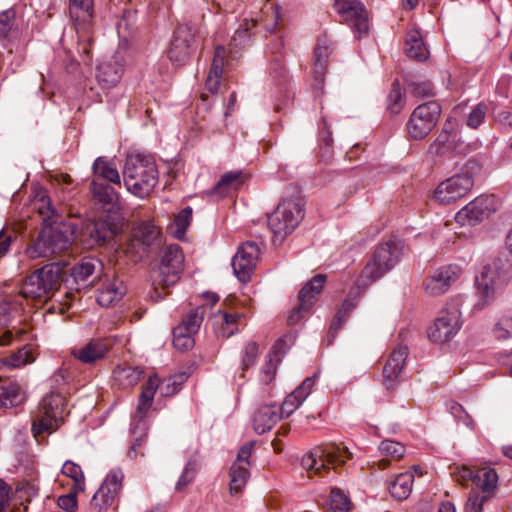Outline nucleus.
I'll list each match as a JSON object with an SVG mask.
<instances>
[{
	"label": "nucleus",
	"instance_id": "20e7f679",
	"mask_svg": "<svg viewBox=\"0 0 512 512\" xmlns=\"http://www.w3.org/2000/svg\"><path fill=\"white\" fill-rule=\"evenodd\" d=\"M401 245L396 240L379 244L373 252L371 260L361 271L356 284L365 288L390 271L399 261Z\"/></svg>",
	"mask_w": 512,
	"mask_h": 512
},
{
	"label": "nucleus",
	"instance_id": "09e8293b",
	"mask_svg": "<svg viewBox=\"0 0 512 512\" xmlns=\"http://www.w3.org/2000/svg\"><path fill=\"white\" fill-rule=\"evenodd\" d=\"M404 106V100L401 88L398 82L393 83L392 88L387 97V109L391 114H398Z\"/></svg>",
	"mask_w": 512,
	"mask_h": 512
},
{
	"label": "nucleus",
	"instance_id": "de8ad7c7",
	"mask_svg": "<svg viewBox=\"0 0 512 512\" xmlns=\"http://www.w3.org/2000/svg\"><path fill=\"white\" fill-rule=\"evenodd\" d=\"M351 501L349 497L338 488H333L330 495L331 512H350Z\"/></svg>",
	"mask_w": 512,
	"mask_h": 512
},
{
	"label": "nucleus",
	"instance_id": "69168bd1",
	"mask_svg": "<svg viewBox=\"0 0 512 512\" xmlns=\"http://www.w3.org/2000/svg\"><path fill=\"white\" fill-rule=\"evenodd\" d=\"M485 500V496L471 494L466 503L465 512H482Z\"/></svg>",
	"mask_w": 512,
	"mask_h": 512
},
{
	"label": "nucleus",
	"instance_id": "2eb2a0df",
	"mask_svg": "<svg viewBox=\"0 0 512 512\" xmlns=\"http://www.w3.org/2000/svg\"><path fill=\"white\" fill-rule=\"evenodd\" d=\"M474 180L469 173L456 174L441 182L434 191V199L440 204H451L465 197L473 188Z\"/></svg>",
	"mask_w": 512,
	"mask_h": 512
},
{
	"label": "nucleus",
	"instance_id": "bb28decb",
	"mask_svg": "<svg viewBox=\"0 0 512 512\" xmlns=\"http://www.w3.org/2000/svg\"><path fill=\"white\" fill-rule=\"evenodd\" d=\"M126 293V287L118 278L106 279L98 289L97 302L102 307H111L118 303Z\"/></svg>",
	"mask_w": 512,
	"mask_h": 512
},
{
	"label": "nucleus",
	"instance_id": "8fccbe9b",
	"mask_svg": "<svg viewBox=\"0 0 512 512\" xmlns=\"http://www.w3.org/2000/svg\"><path fill=\"white\" fill-rule=\"evenodd\" d=\"M15 12L12 9L0 13V41L14 33Z\"/></svg>",
	"mask_w": 512,
	"mask_h": 512
},
{
	"label": "nucleus",
	"instance_id": "052dcab7",
	"mask_svg": "<svg viewBox=\"0 0 512 512\" xmlns=\"http://www.w3.org/2000/svg\"><path fill=\"white\" fill-rule=\"evenodd\" d=\"M259 354V347L256 342H249L245 346L244 355L242 357V370L248 369L254 365Z\"/></svg>",
	"mask_w": 512,
	"mask_h": 512
},
{
	"label": "nucleus",
	"instance_id": "7ed1b4c3",
	"mask_svg": "<svg viewBox=\"0 0 512 512\" xmlns=\"http://www.w3.org/2000/svg\"><path fill=\"white\" fill-rule=\"evenodd\" d=\"M351 452L335 443L323 444L306 453L301 460L302 468L309 478L322 476L331 468L346 463Z\"/></svg>",
	"mask_w": 512,
	"mask_h": 512
},
{
	"label": "nucleus",
	"instance_id": "a211bd4d",
	"mask_svg": "<svg viewBox=\"0 0 512 512\" xmlns=\"http://www.w3.org/2000/svg\"><path fill=\"white\" fill-rule=\"evenodd\" d=\"M253 446V442L243 445L231 465L229 490L232 495L241 492L248 482L250 477V457L252 455Z\"/></svg>",
	"mask_w": 512,
	"mask_h": 512
},
{
	"label": "nucleus",
	"instance_id": "79ce46f5",
	"mask_svg": "<svg viewBox=\"0 0 512 512\" xmlns=\"http://www.w3.org/2000/svg\"><path fill=\"white\" fill-rule=\"evenodd\" d=\"M192 219V208L186 207L175 215L173 223L168 227L171 235L179 240L183 239Z\"/></svg>",
	"mask_w": 512,
	"mask_h": 512
},
{
	"label": "nucleus",
	"instance_id": "7c9ffc66",
	"mask_svg": "<svg viewBox=\"0 0 512 512\" xmlns=\"http://www.w3.org/2000/svg\"><path fill=\"white\" fill-rule=\"evenodd\" d=\"M70 16L75 22L77 30L86 29L93 18V0H69Z\"/></svg>",
	"mask_w": 512,
	"mask_h": 512
},
{
	"label": "nucleus",
	"instance_id": "2f4dec72",
	"mask_svg": "<svg viewBox=\"0 0 512 512\" xmlns=\"http://www.w3.org/2000/svg\"><path fill=\"white\" fill-rule=\"evenodd\" d=\"M161 229L153 221L140 222L133 231V237L145 246L157 245L161 241Z\"/></svg>",
	"mask_w": 512,
	"mask_h": 512
},
{
	"label": "nucleus",
	"instance_id": "c85d7f7f",
	"mask_svg": "<svg viewBox=\"0 0 512 512\" xmlns=\"http://www.w3.org/2000/svg\"><path fill=\"white\" fill-rule=\"evenodd\" d=\"M109 351L104 339L90 340L80 348L73 349L72 355L84 364H92L103 359Z\"/></svg>",
	"mask_w": 512,
	"mask_h": 512
},
{
	"label": "nucleus",
	"instance_id": "49530a36",
	"mask_svg": "<svg viewBox=\"0 0 512 512\" xmlns=\"http://www.w3.org/2000/svg\"><path fill=\"white\" fill-rule=\"evenodd\" d=\"M97 261L93 259H83L81 262L73 266L71 275L76 282L86 281L95 272Z\"/></svg>",
	"mask_w": 512,
	"mask_h": 512
},
{
	"label": "nucleus",
	"instance_id": "ea45409f",
	"mask_svg": "<svg viewBox=\"0 0 512 512\" xmlns=\"http://www.w3.org/2000/svg\"><path fill=\"white\" fill-rule=\"evenodd\" d=\"M35 361V350L32 346L25 345L8 357L1 360V363L10 368H21Z\"/></svg>",
	"mask_w": 512,
	"mask_h": 512
},
{
	"label": "nucleus",
	"instance_id": "a18cd8bd",
	"mask_svg": "<svg viewBox=\"0 0 512 512\" xmlns=\"http://www.w3.org/2000/svg\"><path fill=\"white\" fill-rule=\"evenodd\" d=\"M62 473L71 478L74 482L73 490L76 492L84 491L85 478L83 471L79 465L72 461H66L62 467Z\"/></svg>",
	"mask_w": 512,
	"mask_h": 512
},
{
	"label": "nucleus",
	"instance_id": "13d9d810",
	"mask_svg": "<svg viewBox=\"0 0 512 512\" xmlns=\"http://www.w3.org/2000/svg\"><path fill=\"white\" fill-rule=\"evenodd\" d=\"M256 21L251 19H245L236 30L235 35L233 37V41L235 42V46L245 44L246 39L251 36L250 31L255 27Z\"/></svg>",
	"mask_w": 512,
	"mask_h": 512
},
{
	"label": "nucleus",
	"instance_id": "ddd939ff",
	"mask_svg": "<svg viewBox=\"0 0 512 512\" xmlns=\"http://www.w3.org/2000/svg\"><path fill=\"white\" fill-rule=\"evenodd\" d=\"M124 475L120 469L111 470L90 502V512H107L119 497Z\"/></svg>",
	"mask_w": 512,
	"mask_h": 512
},
{
	"label": "nucleus",
	"instance_id": "393cba45",
	"mask_svg": "<svg viewBox=\"0 0 512 512\" xmlns=\"http://www.w3.org/2000/svg\"><path fill=\"white\" fill-rule=\"evenodd\" d=\"M203 298L206 303L190 310L183 318L182 323L177 326L178 328H183L184 331L190 334L197 333L204 319V315L219 301V297L211 292L204 293Z\"/></svg>",
	"mask_w": 512,
	"mask_h": 512
},
{
	"label": "nucleus",
	"instance_id": "680f3d73",
	"mask_svg": "<svg viewBox=\"0 0 512 512\" xmlns=\"http://www.w3.org/2000/svg\"><path fill=\"white\" fill-rule=\"evenodd\" d=\"M279 359L276 361L271 357L262 367L261 369V381L264 384H270L276 374L277 363Z\"/></svg>",
	"mask_w": 512,
	"mask_h": 512
},
{
	"label": "nucleus",
	"instance_id": "37998d69",
	"mask_svg": "<svg viewBox=\"0 0 512 512\" xmlns=\"http://www.w3.org/2000/svg\"><path fill=\"white\" fill-rule=\"evenodd\" d=\"M91 192L94 199L104 206L114 204L118 198L111 186L100 183L97 179L91 182Z\"/></svg>",
	"mask_w": 512,
	"mask_h": 512
},
{
	"label": "nucleus",
	"instance_id": "f03ea898",
	"mask_svg": "<svg viewBox=\"0 0 512 512\" xmlns=\"http://www.w3.org/2000/svg\"><path fill=\"white\" fill-rule=\"evenodd\" d=\"M501 260L484 266L480 276L476 278L475 309L482 310L492 304L503 285L512 277V263Z\"/></svg>",
	"mask_w": 512,
	"mask_h": 512
},
{
	"label": "nucleus",
	"instance_id": "58836bf2",
	"mask_svg": "<svg viewBox=\"0 0 512 512\" xmlns=\"http://www.w3.org/2000/svg\"><path fill=\"white\" fill-rule=\"evenodd\" d=\"M473 482L485 493H492L497 488L498 475L493 468H479L473 476Z\"/></svg>",
	"mask_w": 512,
	"mask_h": 512
},
{
	"label": "nucleus",
	"instance_id": "0e129e2a",
	"mask_svg": "<svg viewBox=\"0 0 512 512\" xmlns=\"http://www.w3.org/2000/svg\"><path fill=\"white\" fill-rule=\"evenodd\" d=\"M76 491L68 493L66 495H62L58 498L57 504L58 506L68 512H72L77 508V496Z\"/></svg>",
	"mask_w": 512,
	"mask_h": 512
},
{
	"label": "nucleus",
	"instance_id": "f704fd0d",
	"mask_svg": "<svg viewBox=\"0 0 512 512\" xmlns=\"http://www.w3.org/2000/svg\"><path fill=\"white\" fill-rule=\"evenodd\" d=\"M122 66L117 62H103L97 67L96 78L104 87L116 85L122 76Z\"/></svg>",
	"mask_w": 512,
	"mask_h": 512
},
{
	"label": "nucleus",
	"instance_id": "c9c22d12",
	"mask_svg": "<svg viewBox=\"0 0 512 512\" xmlns=\"http://www.w3.org/2000/svg\"><path fill=\"white\" fill-rule=\"evenodd\" d=\"M414 483V474L404 472L398 474L388 486L390 494L397 500H404L409 497Z\"/></svg>",
	"mask_w": 512,
	"mask_h": 512
},
{
	"label": "nucleus",
	"instance_id": "f257e3e1",
	"mask_svg": "<svg viewBox=\"0 0 512 512\" xmlns=\"http://www.w3.org/2000/svg\"><path fill=\"white\" fill-rule=\"evenodd\" d=\"M123 179L127 190L139 198H145L158 183V169L151 155H130L123 169Z\"/></svg>",
	"mask_w": 512,
	"mask_h": 512
},
{
	"label": "nucleus",
	"instance_id": "4d7b16f0",
	"mask_svg": "<svg viewBox=\"0 0 512 512\" xmlns=\"http://www.w3.org/2000/svg\"><path fill=\"white\" fill-rule=\"evenodd\" d=\"M448 409L450 413L458 420L463 422L467 427L473 429L474 421L472 417L465 411L462 405L455 401L448 403Z\"/></svg>",
	"mask_w": 512,
	"mask_h": 512
},
{
	"label": "nucleus",
	"instance_id": "c756f323",
	"mask_svg": "<svg viewBox=\"0 0 512 512\" xmlns=\"http://www.w3.org/2000/svg\"><path fill=\"white\" fill-rule=\"evenodd\" d=\"M241 318L240 313L218 310L212 317L215 333L220 337L229 338L238 332Z\"/></svg>",
	"mask_w": 512,
	"mask_h": 512
},
{
	"label": "nucleus",
	"instance_id": "aec40b11",
	"mask_svg": "<svg viewBox=\"0 0 512 512\" xmlns=\"http://www.w3.org/2000/svg\"><path fill=\"white\" fill-rule=\"evenodd\" d=\"M194 37V31L189 25H181L175 30L167 50V56L171 62L176 65L187 62L192 52Z\"/></svg>",
	"mask_w": 512,
	"mask_h": 512
},
{
	"label": "nucleus",
	"instance_id": "774afa93",
	"mask_svg": "<svg viewBox=\"0 0 512 512\" xmlns=\"http://www.w3.org/2000/svg\"><path fill=\"white\" fill-rule=\"evenodd\" d=\"M11 487L0 479V512H5L10 502Z\"/></svg>",
	"mask_w": 512,
	"mask_h": 512
},
{
	"label": "nucleus",
	"instance_id": "6e6d98bb",
	"mask_svg": "<svg viewBox=\"0 0 512 512\" xmlns=\"http://www.w3.org/2000/svg\"><path fill=\"white\" fill-rule=\"evenodd\" d=\"M487 106L483 103L476 105L468 115L467 125L470 128L477 129L486 118Z\"/></svg>",
	"mask_w": 512,
	"mask_h": 512
},
{
	"label": "nucleus",
	"instance_id": "cd10ccee",
	"mask_svg": "<svg viewBox=\"0 0 512 512\" xmlns=\"http://www.w3.org/2000/svg\"><path fill=\"white\" fill-rule=\"evenodd\" d=\"M314 383L315 381L313 378H306L300 386L285 398L282 405L279 407V412L281 413L282 418L289 417L299 408L310 394Z\"/></svg>",
	"mask_w": 512,
	"mask_h": 512
},
{
	"label": "nucleus",
	"instance_id": "864d4df0",
	"mask_svg": "<svg viewBox=\"0 0 512 512\" xmlns=\"http://www.w3.org/2000/svg\"><path fill=\"white\" fill-rule=\"evenodd\" d=\"M494 334L498 339H508L512 336V313H505L494 326Z\"/></svg>",
	"mask_w": 512,
	"mask_h": 512
},
{
	"label": "nucleus",
	"instance_id": "39448f33",
	"mask_svg": "<svg viewBox=\"0 0 512 512\" xmlns=\"http://www.w3.org/2000/svg\"><path fill=\"white\" fill-rule=\"evenodd\" d=\"M304 218L300 200L283 199L268 217V225L273 233V242L281 244Z\"/></svg>",
	"mask_w": 512,
	"mask_h": 512
},
{
	"label": "nucleus",
	"instance_id": "412c9836",
	"mask_svg": "<svg viewBox=\"0 0 512 512\" xmlns=\"http://www.w3.org/2000/svg\"><path fill=\"white\" fill-rule=\"evenodd\" d=\"M259 256L260 249L255 242H246L239 247L232 259V267L241 282L250 280Z\"/></svg>",
	"mask_w": 512,
	"mask_h": 512
},
{
	"label": "nucleus",
	"instance_id": "5fc2aeb1",
	"mask_svg": "<svg viewBox=\"0 0 512 512\" xmlns=\"http://www.w3.org/2000/svg\"><path fill=\"white\" fill-rule=\"evenodd\" d=\"M226 58L225 48L221 45L216 46L211 67L208 74L222 77Z\"/></svg>",
	"mask_w": 512,
	"mask_h": 512
},
{
	"label": "nucleus",
	"instance_id": "a19ab883",
	"mask_svg": "<svg viewBox=\"0 0 512 512\" xmlns=\"http://www.w3.org/2000/svg\"><path fill=\"white\" fill-rule=\"evenodd\" d=\"M244 176L241 171H231L222 175L220 180L214 187L216 194L221 196L228 194L230 191L237 190L243 183Z\"/></svg>",
	"mask_w": 512,
	"mask_h": 512
},
{
	"label": "nucleus",
	"instance_id": "4468645a",
	"mask_svg": "<svg viewBox=\"0 0 512 512\" xmlns=\"http://www.w3.org/2000/svg\"><path fill=\"white\" fill-rule=\"evenodd\" d=\"M499 205V200L494 195H480L459 210L455 219L463 226L475 225L489 218Z\"/></svg>",
	"mask_w": 512,
	"mask_h": 512
},
{
	"label": "nucleus",
	"instance_id": "603ef678",
	"mask_svg": "<svg viewBox=\"0 0 512 512\" xmlns=\"http://www.w3.org/2000/svg\"><path fill=\"white\" fill-rule=\"evenodd\" d=\"M194 334L184 331L183 328H174L173 330V345L177 350L185 351L194 346Z\"/></svg>",
	"mask_w": 512,
	"mask_h": 512
},
{
	"label": "nucleus",
	"instance_id": "72a5a7b5",
	"mask_svg": "<svg viewBox=\"0 0 512 512\" xmlns=\"http://www.w3.org/2000/svg\"><path fill=\"white\" fill-rule=\"evenodd\" d=\"M331 54L330 42L327 39H319L314 50L313 72L317 81L322 82Z\"/></svg>",
	"mask_w": 512,
	"mask_h": 512
},
{
	"label": "nucleus",
	"instance_id": "f3484780",
	"mask_svg": "<svg viewBox=\"0 0 512 512\" xmlns=\"http://www.w3.org/2000/svg\"><path fill=\"white\" fill-rule=\"evenodd\" d=\"M461 275L462 268L457 264L442 266L424 279V291L431 297L445 294Z\"/></svg>",
	"mask_w": 512,
	"mask_h": 512
},
{
	"label": "nucleus",
	"instance_id": "0eeeda50",
	"mask_svg": "<svg viewBox=\"0 0 512 512\" xmlns=\"http://www.w3.org/2000/svg\"><path fill=\"white\" fill-rule=\"evenodd\" d=\"M72 231L66 225L44 227L25 254L30 259L49 258L66 250L71 243Z\"/></svg>",
	"mask_w": 512,
	"mask_h": 512
},
{
	"label": "nucleus",
	"instance_id": "a878e982",
	"mask_svg": "<svg viewBox=\"0 0 512 512\" xmlns=\"http://www.w3.org/2000/svg\"><path fill=\"white\" fill-rule=\"evenodd\" d=\"M281 419V413L276 404H262L253 413V428L258 434H263L270 431Z\"/></svg>",
	"mask_w": 512,
	"mask_h": 512
},
{
	"label": "nucleus",
	"instance_id": "423d86ee",
	"mask_svg": "<svg viewBox=\"0 0 512 512\" xmlns=\"http://www.w3.org/2000/svg\"><path fill=\"white\" fill-rule=\"evenodd\" d=\"M463 297H452L440 311L439 316L428 328L429 339L434 343L449 342L461 329Z\"/></svg>",
	"mask_w": 512,
	"mask_h": 512
},
{
	"label": "nucleus",
	"instance_id": "e433bc0d",
	"mask_svg": "<svg viewBox=\"0 0 512 512\" xmlns=\"http://www.w3.org/2000/svg\"><path fill=\"white\" fill-rule=\"evenodd\" d=\"M94 178L99 182L100 179L107 180L110 183L120 185L121 179L117 168L110 161L103 157H99L93 164Z\"/></svg>",
	"mask_w": 512,
	"mask_h": 512
},
{
	"label": "nucleus",
	"instance_id": "b1692460",
	"mask_svg": "<svg viewBox=\"0 0 512 512\" xmlns=\"http://www.w3.org/2000/svg\"><path fill=\"white\" fill-rule=\"evenodd\" d=\"M408 355V347L399 345L390 354L383 368V383L387 390L394 389Z\"/></svg>",
	"mask_w": 512,
	"mask_h": 512
},
{
	"label": "nucleus",
	"instance_id": "4c0bfd02",
	"mask_svg": "<svg viewBox=\"0 0 512 512\" xmlns=\"http://www.w3.org/2000/svg\"><path fill=\"white\" fill-rule=\"evenodd\" d=\"M143 370L138 367H117L113 371L115 382L122 388H131L143 377Z\"/></svg>",
	"mask_w": 512,
	"mask_h": 512
},
{
	"label": "nucleus",
	"instance_id": "dca6fc26",
	"mask_svg": "<svg viewBox=\"0 0 512 512\" xmlns=\"http://www.w3.org/2000/svg\"><path fill=\"white\" fill-rule=\"evenodd\" d=\"M184 255L179 245H168L162 255L158 277L155 283L163 287L174 285L183 269Z\"/></svg>",
	"mask_w": 512,
	"mask_h": 512
},
{
	"label": "nucleus",
	"instance_id": "473e14b6",
	"mask_svg": "<svg viewBox=\"0 0 512 512\" xmlns=\"http://www.w3.org/2000/svg\"><path fill=\"white\" fill-rule=\"evenodd\" d=\"M405 53L409 58L424 61L428 58L429 51L423 42L420 31L410 30L406 36Z\"/></svg>",
	"mask_w": 512,
	"mask_h": 512
},
{
	"label": "nucleus",
	"instance_id": "3c124183",
	"mask_svg": "<svg viewBox=\"0 0 512 512\" xmlns=\"http://www.w3.org/2000/svg\"><path fill=\"white\" fill-rule=\"evenodd\" d=\"M379 449L383 455L391 457L393 460H400L406 452L402 443L392 440L382 441Z\"/></svg>",
	"mask_w": 512,
	"mask_h": 512
},
{
	"label": "nucleus",
	"instance_id": "1a4fd4ad",
	"mask_svg": "<svg viewBox=\"0 0 512 512\" xmlns=\"http://www.w3.org/2000/svg\"><path fill=\"white\" fill-rule=\"evenodd\" d=\"M465 152L466 146L460 136L459 123L455 119H447L435 140L430 144L429 155L439 159H450Z\"/></svg>",
	"mask_w": 512,
	"mask_h": 512
},
{
	"label": "nucleus",
	"instance_id": "c03bdc74",
	"mask_svg": "<svg viewBox=\"0 0 512 512\" xmlns=\"http://www.w3.org/2000/svg\"><path fill=\"white\" fill-rule=\"evenodd\" d=\"M23 397L18 384L0 386V408L17 406Z\"/></svg>",
	"mask_w": 512,
	"mask_h": 512
},
{
	"label": "nucleus",
	"instance_id": "5701e85b",
	"mask_svg": "<svg viewBox=\"0 0 512 512\" xmlns=\"http://www.w3.org/2000/svg\"><path fill=\"white\" fill-rule=\"evenodd\" d=\"M116 233V226L109 223L107 220H89L84 222L81 229V241L87 247H94L96 245H103L106 243L113 234Z\"/></svg>",
	"mask_w": 512,
	"mask_h": 512
},
{
	"label": "nucleus",
	"instance_id": "9d476101",
	"mask_svg": "<svg viewBox=\"0 0 512 512\" xmlns=\"http://www.w3.org/2000/svg\"><path fill=\"white\" fill-rule=\"evenodd\" d=\"M61 274V269L57 264L44 266L26 278L20 293L25 298H44L60 285Z\"/></svg>",
	"mask_w": 512,
	"mask_h": 512
},
{
	"label": "nucleus",
	"instance_id": "9b49d317",
	"mask_svg": "<svg viewBox=\"0 0 512 512\" xmlns=\"http://www.w3.org/2000/svg\"><path fill=\"white\" fill-rule=\"evenodd\" d=\"M441 113L440 105L430 101L419 105L410 116L407 131L415 140L424 139L435 127Z\"/></svg>",
	"mask_w": 512,
	"mask_h": 512
},
{
	"label": "nucleus",
	"instance_id": "338daca9",
	"mask_svg": "<svg viewBox=\"0 0 512 512\" xmlns=\"http://www.w3.org/2000/svg\"><path fill=\"white\" fill-rule=\"evenodd\" d=\"M346 319L347 316L342 314V311L337 310L329 329L328 336L330 338V342H332L333 339L336 337L337 332L342 328V326L346 322Z\"/></svg>",
	"mask_w": 512,
	"mask_h": 512
},
{
	"label": "nucleus",
	"instance_id": "bf43d9fd",
	"mask_svg": "<svg viewBox=\"0 0 512 512\" xmlns=\"http://www.w3.org/2000/svg\"><path fill=\"white\" fill-rule=\"evenodd\" d=\"M411 92L416 97H430L434 95V87L428 80L413 81L409 84Z\"/></svg>",
	"mask_w": 512,
	"mask_h": 512
},
{
	"label": "nucleus",
	"instance_id": "6e6552de",
	"mask_svg": "<svg viewBox=\"0 0 512 512\" xmlns=\"http://www.w3.org/2000/svg\"><path fill=\"white\" fill-rule=\"evenodd\" d=\"M65 398L59 393H51L41 400L33 416L32 432L34 437L55 431L63 418Z\"/></svg>",
	"mask_w": 512,
	"mask_h": 512
},
{
	"label": "nucleus",
	"instance_id": "6ab92c4d",
	"mask_svg": "<svg viewBox=\"0 0 512 512\" xmlns=\"http://www.w3.org/2000/svg\"><path fill=\"white\" fill-rule=\"evenodd\" d=\"M326 277L322 274L314 276L299 292L298 304L288 317L291 325L296 324L307 313L315 302V298L321 293Z\"/></svg>",
	"mask_w": 512,
	"mask_h": 512
},
{
	"label": "nucleus",
	"instance_id": "4be33fe9",
	"mask_svg": "<svg viewBox=\"0 0 512 512\" xmlns=\"http://www.w3.org/2000/svg\"><path fill=\"white\" fill-rule=\"evenodd\" d=\"M334 7L359 36L368 31L367 14L358 0H334Z\"/></svg>",
	"mask_w": 512,
	"mask_h": 512
},
{
	"label": "nucleus",
	"instance_id": "e2e57ef3",
	"mask_svg": "<svg viewBox=\"0 0 512 512\" xmlns=\"http://www.w3.org/2000/svg\"><path fill=\"white\" fill-rule=\"evenodd\" d=\"M35 209L44 219H50L54 214V209L51 206V201L48 196H42L34 203Z\"/></svg>",
	"mask_w": 512,
	"mask_h": 512
},
{
	"label": "nucleus",
	"instance_id": "f8f14e48",
	"mask_svg": "<svg viewBox=\"0 0 512 512\" xmlns=\"http://www.w3.org/2000/svg\"><path fill=\"white\" fill-rule=\"evenodd\" d=\"M180 389V383L174 377H168L160 380L157 374L151 375L143 385L139 395L136 414L140 419L146 416V413L153 404L154 395L159 390L160 395L164 397L176 394Z\"/></svg>",
	"mask_w": 512,
	"mask_h": 512
}]
</instances>
